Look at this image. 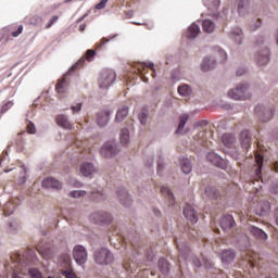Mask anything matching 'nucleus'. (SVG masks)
Wrapping results in <instances>:
<instances>
[{"label": "nucleus", "mask_w": 278, "mask_h": 278, "mask_svg": "<svg viewBox=\"0 0 278 278\" xmlns=\"http://www.w3.org/2000/svg\"><path fill=\"white\" fill-rule=\"evenodd\" d=\"M237 75L238 77H241V75H244V70H238Z\"/></svg>", "instance_id": "nucleus-59"}, {"label": "nucleus", "mask_w": 278, "mask_h": 278, "mask_svg": "<svg viewBox=\"0 0 278 278\" xmlns=\"http://www.w3.org/2000/svg\"><path fill=\"white\" fill-rule=\"evenodd\" d=\"M116 153H118V148H116V142L114 141L104 143L100 150L102 157H114Z\"/></svg>", "instance_id": "nucleus-6"}, {"label": "nucleus", "mask_w": 278, "mask_h": 278, "mask_svg": "<svg viewBox=\"0 0 278 278\" xmlns=\"http://www.w3.org/2000/svg\"><path fill=\"white\" fill-rule=\"evenodd\" d=\"M96 172L94 166L90 163H85L80 166V173L84 177H90V175H93Z\"/></svg>", "instance_id": "nucleus-20"}, {"label": "nucleus", "mask_w": 278, "mask_h": 278, "mask_svg": "<svg viewBox=\"0 0 278 278\" xmlns=\"http://www.w3.org/2000/svg\"><path fill=\"white\" fill-rule=\"evenodd\" d=\"M257 27H260V25H257V26H251L250 29H251L252 31H255V29H257Z\"/></svg>", "instance_id": "nucleus-62"}, {"label": "nucleus", "mask_w": 278, "mask_h": 278, "mask_svg": "<svg viewBox=\"0 0 278 278\" xmlns=\"http://www.w3.org/2000/svg\"><path fill=\"white\" fill-rule=\"evenodd\" d=\"M21 34H23V25H20L17 27V30L12 31L11 36H13V38H18V36H21Z\"/></svg>", "instance_id": "nucleus-49"}, {"label": "nucleus", "mask_w": 278, "mask_h": 278, "mask_svg": "<svg viewBox=\"0 0 278 278\" xmlns=\"http://www.w3.org/2000/svg\"><path fill=\"white\" fill-rule=\"evenodd\" d=\"M154 214H155V216H160V211H157V210H154Z\"/></svg>", "instance_id": "nucleus-63"}, {"label": "nucleus", "mask_w": 278, "mask_h": 278, "mask_svg": "<svg viewBox=\"0 0 278 278\" xmlns=\"http://www.w3.org/2000/svg\"><path fill=\"white\" fill-rule=\"evenodd\" d=\"M61 260L64 262V264L70 267L71 266V255L68 254H63L61 256Z\"/></svg>", "instance_id": "nucleus-48"}, {"label": "nucleus", "mask_w": 278, "mask_h": 278, "mask_svg": "<svg viewBox=\"0 0 278 278\" xmlns=\"http://www.w3.org/2000/svg\"><path fill=\"white\" fill-rule=\"evenodd\" d=\"M90 220L92 223H96L97 225H101V223H112V215L109 213H105L103 211L92 213L90 215Z\"/></svg>", "instance_id": "nucleus-7"}, {"label": "nucleus", "mask_w": 278, "mask_h": 278, "mask_svg": "<svg viewBox=\"0 0 278 278\" xmlns=\"http://www.w3.org/2000/svg\"><path fill=\"white\" fill-rule=\"evenodd\" d=\"M274 220L276 222V225L278 226V207L274 212Z\"/></svg>", "instance_id": "nucleus-56"}, {"label": "nucleus", "mask_w": 278, "mask_h": 278, "mask_svg": "<svg viewBox=\"0 0 278 278\" xmlns=\"http://www.w3.org/2000/svg\"><path fill=\"white\" fill-rule=\"evenodd\" d=\"M139 121L141 125H147V113L142 112L139 114Z\"/></svg>", "instance_id": "nucleus-52"}, {"label": "nucleus", "mask_w": 278, "mask_h": 278, "mask_svg": "<svg viewBox=\"0 0 278 278\" xmlns=\"http://www.w3.org/2000/svg\"><path fill=\"white\" fill-rule=\"evenodd\" d=\"M93 260L96 264L108 266V264L114 262V254L110 250L102 248L94 252Z\"/></svg>", "instance_id": "nucleus-2"}, {"label": "nucleus", "mask_w": 278, "mask_h": 278, "mask_svg": "<svg viewBox=\"0 0 278 278\" xmlns=\"http://www.w3.org/2000/svg\"><path fill=\"white\" fill-rule=\"evenodd\" d=\"M233 257H236V253L231 250L222 252V262H232Z\"/></svg>", "instance_id": "nucleus-38"}, {"label": "nucleus", "mask_w": 278, "mask_h": 278, "mask_svg": "<svg viewBox=\"0 0 278 278\" xmlns=\"http://www.w3.org/2000/svg\"><path fill=\"white\" fill-rule=\"evenodd\" d=\"M178 93L181 97H190L192 94V88H190L188 85H180L178 87Z\"/></svg>", "instance_id": "nucleus-37"}, {"label": "nucleus", "mask_w": 278, "mask_h": 278, "mask_svg": "<svg viewBox=\"0 0 278 278\" xmlns=\"http://www.w3.org/2000/svg\"><path fill=\"white\" fill-rule=\"evenodd\" d=\"M222 142L225 144V147L231 148L233 142H236V137H233L231 134H225L222 137Z\"/></svg>", "instance_id": "nucleus-33"}, {"label": "nucleus", "mask_w": 278, "mask_h": 278, "mask_svg": "<svg viewBox=\"0 0 278 278\" xmlns=\"http://www.w3.org/2000/svg\"><path fill=\"white\" fill-rule=\"evenodd\" d=\"M27 129H28V132H29V134H36V126H34L33 123H29V124L27 125Z\"/></svg>", "instance_id": "nucleus-54"}, {"label": "nucleus", "mask_w": 278, "mask_h": 278, "mask_svg": "<svg viewBox=\"0 0 278 278\" xmlns=\"http://www.w3.org/2000/svg\"><path fill=\"white\" fill-rule=\"evenodd\" d=\"M61 275L65 278H78L77 274H75V270H73V268L71 266L61 270Z\"/></svg>", "instance_id": "nucleus-39"}, {"label": "nucleus", "mask_w": 278, "mask_h": 278, "mask_svg": "<svg viewBox=\"0 0 278 278\" xmlns=\"http://www.w3.org/2000/svg\"><path fill=\"white\" fill-rule=\"evenodd\" d=\"M56 125H59V127H63V129H72L73 128V125L71 124V122L68 121V117H66V115H58Z\"/></svg>", "instance_id": "nucleus-19"}, {"label": "nucleus", "mask_w": 278, "mask_h": 278, "mask_svg": "<svg viewBox=\"0 0 278 278\" xmlns=\"http://www.w3.org/2000/svg\"><path fill=\"white\" fill-rule=\"evenodd\" d=\"M255 162H256V167H255L256 181H260V179H262V166L264 164V154H262V152L257 151L255 153Z\"/></svg>", "instance_id": "nucleus-12"}, {"label": "nucleus", "mask_w": 278, "mask_h": 278, "mask_svg": "<svg viewBox=\"0 0 278 278\" xmlns=\"http://www.w3.org/2000/svg\"><path fill=\"white\" fill-rule=\"evenodd\" d=\"M68 88V81H66V78H62L58 81L55 85V90L58 94H64Z\"/></svg>", "instance_id": "nucleus-24"}, {"label": "nucleus", "mask_w": 278, "mask_h": 278, "mask_svg": "<svg viewBox=\"0 0 278 278\" xmlns=\"http://www.w3.org/2000/svg\"><path fill=\"white\" fill-rule=\"evenodd\" d=\"M205 197H207V199H218V197H220V193L218 192V190H216V188L207 187L205 189Z\"/></svg>", "instance_id": "nucleus-35"}, {"label": "nucleus", "mask_w": 278, "mask_h": 278, "mask_svg": "<svg viewBox=\"0 0 278 278\" xmlns=\"http://www.w3.org/2000/svg\"><path fill=\"white\" fill-rule=\"evenodd\" d=\"M128 114H129V109L127 106H124L117 111L115 121H117V123H121L122 121H125V118H127Z\"/></svg>", "instance_id": "nucleus-30"}, {"label": "nucleus", "mask_w": 278, "mask_h": 278, "mask_svg": "<svg viewBox=\"0 0 278 278\" xmlns=\"http://www.w3.org/2000/svg\"><path fill=\"white\" fill-rule=\"evenodd\" d=\"M157 168H159V170H162V168H164V165L160 161L157 162Z\"/></svg>", "instance_id": "nucleus-60"}, {"label": "nucleus", "mask_w": 278, "mask_h": 278, "mask_svg": "<svg viewBox=\"0 0 278 278\" xmlns=\"http://www.w3.org/2000/svg\"><path fill=\"white\" fill-rule=\"evenodd\" d=\"M228 97L235 101H247V99H251V92H249L247 85H239L228 92Z\"/></svg>", "instance_id": "nucleus-4"}, {"label": "nucleus", "mask_w": 278, "mask_h": 278, "mask_svg": "<svg viewBox=\"0 0 278 278\" xmlns=\"http://www.w3.org/2000/svg\"><path fill=\"white\" fill-rule=\"evenodd\" d=\"M75 144H76V147H81V146L79 144V141H75Z\"/></svg>", "instance_id": "nucleus-64"}, {"label": "nucleus", "mask_w": 278, "mask_h": 278, "mask_svg": "<svg viewBox=\"0 0 278 278\" xmlns=\"http://www.w3.org/2000/svg\"><path fill=\"white\" fill-rule=\"evenodd\" d=\"M27 255H34V252H26L23 256L21 254L11 255V262L13 264L11 266L13 268L12 278H25L27 274L30 278H43L40 270L27 267L35 262L34 256L27 257Z\"/></svg>", "instance_id": "nucleus-1"}, {"label": "nucleus", "mask_w": 278, "mask_h": 278, "mask_svg": "<svg viewBox=\"0 0 278 278\" xmlns=\"http://www.w3.org/2000/svg\"><path fill=\"white\" fill-rule=\"evenodd\" d=\"M123 267L125 268V270H127V273H134V269L131 268V263H129V261H125Z\"/></svg>", "instance_id": "nucleus-51"}, {"label": "nucleus", "mask_w": 278, "mask_h": 278, "mask_svg": "<svg viewBox=\"0 0 278 278\" xmlns=\"http://www.w3.org/2000/svg\"><path fill=\"white\" fill-rule=\"evenodd\" d=\"M201 34V27L195 23L191 24L187 31V38L193 39Z\"/></svg>", "instance_id": "nucleus-21"}, {"label": "nucleus", "mask_w": 278, "mask_h": 278, "mask_svg": "<svg viewBox=\"0 0 278 278\" xmlns=\"http://www.w3.org/2000/svg\"><path fill=\"white\" fill-rule=\"evenodd\" d=\"M245 262L250 264L251 268H255V266H260V262H262V258H260V254L249 251L245 255Z\"/></svg>", "instance_id": "nucleus-13"}, {"label": "nucleus", "mask_w": 278, "mask_h": 278, "mask_svg": "<svg viewBox=\"0 0 278 278\" xmlns=\"http://www.w3.org/2000/svg\"><path fill=\"white\" fill-rule=\"evenodd\" d=\"M94 201H101L103 199V193L97 192L96 195L93 197Z\"/></svg>", "instance_id": "nucleus-55"}, {"label": "nucleus", "mask_w": 278, "mask_h": 278, "mask_svg": "<svg viewBox=\"0 0 278 278\" xmlns=\"http://www.w3.org/2000/svg\"><path fill=\"white\" fill-rule=\"evenodd\" d=\"M274 170L278 173V163H274Z\"/></svg>", "instance_id": "nucleus-61"}, {"label": "nucleus", "mask_w": 278, "mask_h": 278, "mask_svg": "<svg viewBox=\"0 0 278 278\" xmlns=\"http://www.w3.org/2000/svg\"><path fill=\"white\" fill-rule=\"evenodd\" d=\"M113 81H116V72L112 70H103L98 78L99 88H110Z\"/></svg>", "instance_id": "nucleus-3"}, {"label": "nucleus", "mask_w": 278, "mask_h": 278, "mask_svg": "<svg viewBox=\"0 0 278 278\" xmlns=\"http://www.w3.org/2000/svg\"><path fill=\"white\" fill-rule=\"evenodd\" d=\"M109 0H101L100 3L96 5V10H103L105 9V5L108 4Z\"/></svg>", "instance_id": "nucleus-50"}, {"label": "nucleus", "mask_w": 278, "mask_h": 278, "mask_svg": "<svg viewBox=\"0 0 278 278\" xmlns=\"http://www.w3.org/2000/svg\"><path fill=\"white\" fill-rule=\"evenodd\" d=\"M42 186L43 188H52V190H62V182L53 177L45 178Z\"/></svg>", "instance_id": "nucleus-14"}, {"label": "nucleus", "mask_w": 278, "mask_h": 278, "mask_svg": "<svg viewBox=\"0 0 278 278\" xmlns=\"http://www.w3.org/2000/svg\"><path fill=\"white\" fill-rule=\"evenodd\" d=\"M214 66H216V61L205 58L201 64V71L207 73V71H212Z\"/></svg>", "instance_id": "nucleus-26"}, {"label": "nucleus", "mask_w": 278, "mask_h": 278, "mask_svg": "<svg viewBox=\"0 0 278 278\" xmlns=\"http://www.w3.org/2000/svg\"><path fill=\"white\" fill-rule=\"evenodd\" d=\"M215 27H216V25L211 20H204L202 23V29L206 34H212V31H214Z\"/></svg>", "instance_id": "nucleus-31"}, {"label": "nucleus", "mask_w": 278, "mask_h": 278, "mask_svg": "<svg viewBox=\"0 0 278 278\" xmlns=\"http://www.w3.org/2000/svg\"><path fill=\"white\" fill-rule=\"evenodd\" d=\"M211 10H218L220 8V0H213L212 4H208Z\"/></svg>", "instance_id": "nucleus-47"}, {"label": "nucleus", "mask_w": 278, "mask_h": 278, "mask_svg": "<svg viewBox=\"0 0 278 278\" xmlns=\"http://www.w3.org/2000/svg\"><path fill=\"white\" fill-rule=\"evenodd\" d=\"M110 40H112V38H110V39H108V38H105V37L102 38V39L100 40V42L96 43V49H97V50L101 49V47H103V45L110 42Z\"/></svg>", "instance_id": "nucleus-46"}, {"label": "nucleus", "mask_w": 278, "mask_h": 278, "mask_svg": "<svg viewBox=\"0 0 278 278\" xmlns=\"http://www.w3.org/2000/svg\"><path fill=\"white\" fill-rule=\"evenodd\" d=\"M71 110L73 111V114H76V112H81V103H77L75 106H71Z\"/></svg>", "instance_id": "nucleus-53"}, {"label": "nucleus", "mask_w": 278, "mask_h": 278, "mask_svg": "<svg viewBox=\"0 0 278 278\" xmlns=\"http://www.w3.org/2000/svg\"><path fill=\"white\" fill-rule=\"evenodd\" d=\"M74 260L77 264H86L88 260V253L86 252V248L83 245H76L73 251Z\"/></svg>", "instance_id": "nucleus-8"}, {"label": "nucleus", "mask_w": 278, "mask_h": 278, "mask_svg": "<svg viewBox=\"0 0 278 278\" xmlns=\"http://www.w3.org/2000/svg\"><path fill=\"white\" fill-rule=\"evenodd\" d=\"M207 162L213 164V166H217V168H225L227 166V163L225 160H223L218 154L211 152L206 156Z\"/></svg>", "instance_id": "nucleus-10"}, {"label": "nucleus", "mask_w": 278, "mask_h": 278, "mask_svg": "<svg viewBox=\"0 0 278 278\" xmlns=\"http://www.w3.org/2000/svg\"><path fill=\"white\" fill-rule=\"evenodd\" d=\"M257 62L261 66H264V64H268V62H270V51L268 49H265L263 54L258 55Z\"/></svg>", "instance_id": "nucleus-28"}, {"label": "nucleus", "mask_w": 278, "mask_h": 278, "mask_svg": "<svg viewBox=\"0 0 278 278\" xmlns=\"http://www.w3.org/2000/svg\"><path fill=\"white\" fill-rule=\"evenodd\" d=\"M236 225V220H233V216L231 215H225L220 219V227L224 231H227V229H231Z\"/></svg>", "instance_id": "nucleus-16"}, {"label": "nucleus", "mask_w": 278, "mask_h": 278, "mask_svg": "<svg viewBox=\"0 0 278 278\" xmlns=\"http://www.w3.org/2000/svg\"><path fill=\"white\" fill-rule=\"evenodd\" d=\"M188 118H190V116L188 114H182L179 117V125L178 128L176 130V134H181V131H184V128L186 127V124L188 123Z\"/></svg>", "instance_id": "nucleus-34"}, {"label": "nucleus", "mask_w": 278, "mask_h": 278, "mask_svg": "<svg viewBox=\"0 0 278 278\" xmlns=\"http://www.w3.org/2000/svg\"><path fill=\"white\" fill-rule=\"evenodd\" d=\"M180 166L185 175H190V173H192V164L190 163V160L184 159L180 163Z\"/></svg>", "instance_id": "nucleus-32"}, {"label": "nucleus", "mask_w": 278, "mask_h": 278, "mask_svg": "<svg viewBox=\"0 0 278 278\" xmlns=\"http://www.w3.org/2000/svg\"><path fill=\"white\" fill-rule=\"evenodd\" d=\"M151 73V77L155 79V65L153 63H141L137 66L138 74L140 75L141 79L143 81H149V78H147V74Z\"/></svg>", "instance_id": "nucleus-5"}, {"label": "nucleus", "mask_w": 278, "mask_h": 278, "mask_svg": "<svg viewBox=\"0 0 278 278\" xmlns=\"http://www.w3.org/2000/svg\"><path fill=\"white\" fill-rule=\"evenodd\" d=\"M159 268L162 270V273H164V275L168 274V263L166 260L161 258L159 261Z\"/></svg>", "instance_id": "nucleus-43"}, {"label": "nucleus", "mask_w": 278, "mask_h": 278, "mask_svg": "<svg viewBox=\"0 0 278 278\" xmlns=\"http://www.w3.org/2000/svg\"><path fill=\"white\" fill-rule=\"evenodd\" d=\"M193 264L194 266H197V268H201V266H204L205 268H212V262H210V260L203 256L202 261L199 258H193Z\"/></svg>", "instance_id": "nucleus-29"}, {"label": "nucleus", "mask_w": 278, "mask_h": 278, "mask_svg": "<svg viewBox=\"0 0 278 278\" xmlns=\"http://www.w3.org/2000/svg\"><path fill=\"white\" fill-rule=\"evenodd\" d=\"M121 144H129V129L123 128L119 134Z\"/></svg>", "instance_id": "nucleus-36"}, {"label": "nucleus", "mask_w": 278, "mask_h": 278, "mask_svg": "<svg viewBox=\"0 0 278 278\" xmlns=\"http://www.w3.org/2000/svg\"><path fill=\"white\" fill-rule=\"evenodd\" d=\"M232 36H233V39L236 40V42H238V45L242 43V29L235 28L232 30Z\"/></svg>", "instance_id": "nucleus-41"}, {"label": "nucleus", "mask_w": 278, "mask_h": 278, "mask_svg": "<svg viewBox=\"0 0 278 278\" xmlns=\"http://www.w3.org/2000/svg\"><path fill=\"white\" fill-rule=\"evenodd\" d=\"M37 251L43 260H51V257H53V250L51 248H40V247H38Z\"/></svg>", "instance_id": "nucleus-25"}, {"label": "nucleus", "mask_w": 278, "mask_h": 278, "mask_svg": "<svg viewBox=\"0 0 278 278\" xmlns=\"http://www.w3.org/2000/svg\"><path fill=\"white\" fill-rule=\"evenodd\" d=\"M15 208L16 207L12 202L7 203L4 206V216H12V214H14Z\"/></svg>", "instance_id": "nucleus-42"}, {"label": "nucleus", "mask_w": 278, "mask_h": 278, "mask_svg": "<svg viewBox=\"0 0 278 278\" xmlns=\"http://www.w3.org/2000/svg\"><path fill=\"white\" fill-rule=\"evenodd\" d=\"M184 216L189 220L190 223L194 224L199 220V217L197 215V211H194V207L190 204H187L184 208Z\"/></svg>", "instance_id": "nucleus-11"}, {"label": "nucleus", "mask_w": 278, "mask_h": 278, "mask_svg": "<svg viewBox=\"0 0 278 278\" xmlns=\"http://www.w3.org/2000/svg\"><path fill=\"white\" fill-rule=\"evenodd\" d=\"M161 193L168 200V205H175V197L173 195L170 189H168L167 187H162Z\"/></svg>", "instance_id": "nucleus-27"}, {"label": "nucleus", "mask_w": 278, "mask_h": 278, "mask_svg": "<svg viewBox=\"0 0 278 278\" xmlns=\"http://www.w3.org/2000/svg\"><path fill=\"white\" fill-rule=\"evenodd\" d=\"M247 8H249V0H239L238 1L239 14H244V11H247Z\"/></svg>", "instance_id": "nucleus-40"}, {"label": "nucleus", "mask_w": 278, "mask_h": 278, "mask_svg": "<svg viewBox=\"0 0 278 278\" xmlns=\"http://www.w3.org/2000/svg\"><path fill=\"white\" fill-rule=\"evenodd\" d=\"M219 54L222 55L223 60H227V53H225V51L219 50Z\"/></svg>", "instance_id": "nucleus-57"}, {"label": "nucleus", "mask_w": 278, "mask_h": 278, "mask_svg": "<svg viewBox=\"0 0 278 278\" xmlns=\"http://www.w3.org/2000/svg\"><path fill=\"white\" fill-rule=\"evenodd\" d=\"M58 21H60V16L58 15H53L49 23L46 25V29H49L52 25H55V23H58Z\"/></svg>", "instance_id": "nucleus-44"}, {"label": "nucleus", "mask_w": 278, "mask_h": 278, "mask_svg": "<svg viewBox=\"0 0 278 278\" xmlns=\"http://www.w3.org/2000/svg\"><path fill=\"white\" fill-rule=\"evenodd\" d=\"M117 197L123 205H131V199L129 198V193H127L125 189H121L119 191H117Z\"/></svg>", "instance_id": "nucleus-22"}, {"label": "nucleus", "mask_w": 278, "mask_h": 278, "mask_svg": "<svg viewBox=\"0 0 278 278\" xmlns=\"http://www.w3.org/2000/svg\"><path fill=\"white\" fill-rule=\"evenodd\" d=\"M255 114L261 116V119L264 122L270 121V118H273V111L266 110L264 105H257L255 108Z\"/></svg>", "instance_id": "nucleus-15"}, {"label": "nucleus", "mask_w": 278, "mask_h": 278, "mask_svg": "<svg viewBox=\"0 0 278 278\" xmlns=\"http://www.w3.org/2000/svg\"><path fill=\"white\" fill-rule=\"evenodd\" d=\"M250 232L252 236H255L257 240H261V242H266L268 240V235L255 226L250 228Z\"/></svg>", "instance_id": "nucleus-17"}, {"label": "nucleus", "mask_w": 278, "mask_h": 278, "mask_svg": "<svg viewBox=\"0 0 278 278\" xmlns=\"http://www.w3.org/2000/svg\"><path fill=\"white\" fill-rule=\"evenodd\" d=\"M85 194H86V191L76 190V191H72L70 193V197H72L73 199H79V197H84Z\"/></svg>", "instance_id": "nucleus-45"}, {"label": "nucleus", "mask_w": 278, "mask_h": 278, "mask_svg": "<svg viewBox=\"0 0 278 278\" xmlns=\"http://www.w3.org/2000/svg\"><path fill=\"white\" fill-rule=\"evenodd\" d=\"M110 121V112L103 111L98 114L97 123L100 127H105Z\"/></svg>", "instance_id": "nucleus-23"}, {"label": "nucleus", "mask_w": 278, "mask_h": 278, "mask_svg": "<svg viewBox=\"0 0 278 278\" xmlns=\"http://www.w3.org/2000/svg\"><path fill=\"white\" fill-rule=\"evenodd\" d=\"M8 108H12V102H8L2 106V110H8Z\"/></svg>", "instance_id": "nucleus-58"}, {"label": "nucleus", "mask_w": 278, "mask_h": 278, "mask_svg": "<svg viewBox=\"0 0 278 278\" xmlns=\"http://www.w3.org/2000/svg\"><path fill=\"white\" fill-rule=\"evenodd\" d=\"M97 55V52L94 50H87L86 54L81 56L73 66L72 71H77V68H81L84 66L85 62H92V59Z\"/></svg>", "instance_id": "nucleus-9"}, {"label": "nucleus", "mask_w": 278, "mask_h": 278, "mask_svg": "<svg viewBox=\"0 0 278 278\" xmlns=\"http://www.w3.org/2000/svg\"><path fill=\"white\" fill-rule=\"evenodd\" d=\"M240 142L243 149H249L251 147V132H249V130L241 131Z\"/></svg>", "instance_id": "nucleus-18"}]
</instances>
